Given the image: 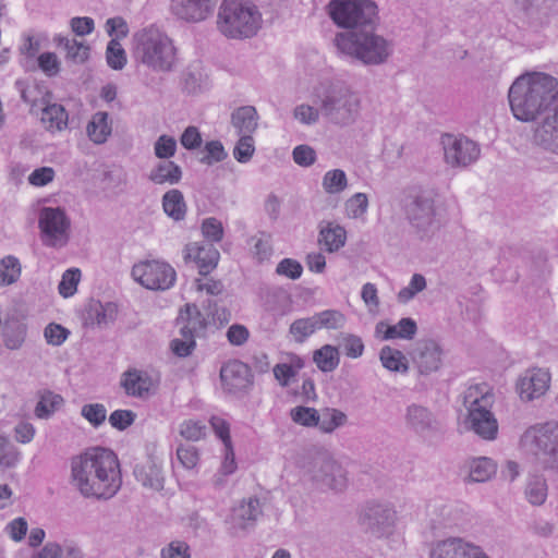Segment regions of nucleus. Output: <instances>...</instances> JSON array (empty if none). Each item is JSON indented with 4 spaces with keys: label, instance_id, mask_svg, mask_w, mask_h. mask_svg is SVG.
Returning <instances> with one entry per match:
<instances>
[{
    "label": "nucleus",
    "instance_id": "c85d7f7f",
    "mask_svg": "<svg viewBox=\"0 0 558 558\" xmlns=\"http://www.w3.org/2000/svg\"><path fill=\"white\" fill-rule=\"evenodd\" d=\"M54 43L65 51V58L74 63H84L89 57L90 47L83 40L56 36Z\"/></svg>",
    "mask_w": 558,
    "mask_h": 558
},
{
    "label": "nucleus",
    "instance_id": "423d86ee",
    "mask_svg": "<svg viewBox=\"0 0 558 558\" xmlns=\"http://www.w3.org/2000/svg\"><path fill=\"white\" fill-rule=\"evenodd\" d=\"M260 15L246 0H225L217 17L218 29L226 37L242 38L253 36L259 27Z\"/></svg>",
    "mask_w": 558,
    "mask_h": 558
},
{
    "label": "nucleus",
    "instance_id": "f3484780",
    "mask_svg": "<svg viewBox=\"0 0 558 558\" xmlns=\"http://www.w3.org/2000/svg\"><path fill=\"white\" fill-rule=\"evenodd\" d=\"M220 379L225 391L231 395L245 392L253 385V375L247 364L233 360L220 369Z\"/></svg>",
    "mask_w": 558,
    "mask_h": 558
},
{
    "label": "nucleus",
    "instance_id": "f257e3e1",
    "mask_svg": "<svg viewBox=\"0 0 558 558\" xmlns=\"http://www.w3.org/2000/svg\"><path fill=\"white\" fill-rule=\"evenodd\" d=\"M121 483L118 458L109 449L89 448L71 460V484L85 498L110 499Z\"/></svg>",
    "mask_w": 558,
    "mask_h": 558
},
{
    "label": "nucleus",
    "instance_id": "5701e85b",
    "mask_svg": "<svg viewBox=\"0 0 558 558\" xmlns=\"http://www.w3.org/2000/svg\"><path fill=\"white\" fill-rule=\"evenodd\" d=\"M27 329L24 316L16 313L8 315L0 329L4 347L12 351L20 350L26 340Z\"/></svg>",
    "mask_w": 558,
    "mask_h": 558
},
{
    "label": "nucleus",
    "instance_id": "bb28decb",
    "mask_svg": "<svg viewBox=\"0 0 558 558\" xmlns=\"http://www.w3.org/2000/svg\"><path fill=\"white\" fill-rule=\"evenodd\" d=\"M257 119V111L252 106L241 107L232 113V124L238 130L240 140H252Z\"/></svg>",
    "mask_w": 558,
    "mask_h": 558
},
{
    "label": "nucleus",
    "instance_id": "37998d69",
    "mask_svg": "<svg viewBox=\"0 0 558 558\" xmlns=\"http://www.w3.org/2000/svg\"><path fill=\"white\" fill-rule=\"evenodd\" d=\"M86 131L90 140H107L111 134L108 114L106 112L95 113L87 124Z\"/></svg>",
    "mask_w": 558,
    "mask_h": 558
},
{
    "label": "nucleus",
    "instance_id": "393cba45",
    "mask_svg": "<svg viewBox=\"0 0 558 558\" xmlns=\"http://www.w3.org/2000/svg\"><path fill=\"white\" fill-rule=\"evenodd\" d=\"M181 336L199 337L205 330L207 323L199 308L195 304H186L177 318Z\"/></svg>",
    "mask_w": 558,
    "mask_h": 558
},
{
    "label": "nucleus",
    "instance_id": "9d476101",
    "mask_svg": "<svg viewBox=\"0 0 558 558\" xmlns=\"http://www.w3.org/2000/svg\"><path fill=\"white\" fill-rule=\"evenodd\" d=\"M308 480L319 489L342 492L347 487V473L342 465L327 453L311 459L305 471Z\"/></svg>",
    "mask_w": 558,
    "mask_h": 558
},
{
    "label": "nucleus",
    "instance_id": "a18cd8bd",
    "mask_svg": "<svg viewBox=\"0 0 558 558\" xmlns=\"http://www.w3.org/2000/svg\"><path fill=\"white\" fill-rule=\"evenodd\" d=\"M316 330H318L317 322L315 315L306 318H300L294 320L290 325V333L293 336L294 340L299 343H302L313 335Z\"/></svg>",
    "mask_w": 558,
    "mask_h": 558
},
{
    "label": "nucleus",
    "instance_id": "4d7b16f0",
    "mask_svg": "<svg viewBox=\"0 0 558 558\" xmlns=\"http://www.w3.org/2000/svg\"><path fill=\"white\" fill-rule=\"evenodd\" d=\"M177 458L183 468L194 469L199 461V454L196 447L192 445H180L177 449Z\"/></svg>",
    "mask_w": 558,
    "mask_h": 558
},
{
    "label": "nucleus",
    "instance_id": "412c9836",
    "mask_svg": "<svg viewBox=\"0 0 558 558\" xmlns=\"http://www.w3.org/2000/svg\"><path fill=\"white\" fill-rule=\"evenodd\" d=\"M219 251L210 243H190L184 248V260L194 262L201 275L206 276L216 268L219 260Z\"/></svg>",
    "mask_w": 558,
    "mask_h": 558
},
{
    "label": "nucleus",
    "instance_id": "13d9d810",
    "mask_svg": "<svg viewBox=\"0 0 558 558\" xmlns=\"http://www.w3.org/2000/svg\"><path fill=\"white\" fill-rule=\"evenodd\" d=\"M205 425L197 421H184L180 425V435L187 440L197 441L205 436Z\"/></svg>",
    "mask_w": 558,
    "mask_h": 558
},
{
    "label": "nucleus",
    "instance_id": "4468645a",
    "mask_svg": "<svg viewBox=\"0 0 558 558\" xmlns=\"http://www.w3.org/2000/svg\"><path fill=\"white\" fill-rule=\"evenodd\" d=\"M429 558H489L483 548L460 536H451L433 544Z\"/></svg>",
    "mask_w": 558,
    "mask_h": 558
},
{
    "label": "nucleus",
    "instance_id": "052dcab7",
    "mask_svg": "<svg viewBox=\"0 0 558 558\" xmlns=\"http://www.w3.org/2000/svg\"><path fill=\"white\" fill-rule=\"evenodd\" d=\"M342 347L347 356L351 359L360 357L364 352L362 339L355 335H344L342 337Z\"/></svg>",
    "mask_w": 558,
    "mask_h": 558
},
{
    "label": "nucleus",
    "instance_id": "2eb2a0df",
    "mask_svg": "<svg viewBox=\"0 0 558 558\" xmlns=\"http://www.w3.org/2000/svg\"><path fill=\"white\" fill-rule=\"evenodd\" d=\"M360 520L372 533L381 536L393 527L397 512L390 504L369 501L364 506Z\"/></svg>",
    "mask_w": 558,
    "mask_h": 558
},
{
    "label": "nucleus",
    "instance_id": "603ef678",
    "mask_svg": "<svg viewBox=\"0 0 558 558\" xmlns=\"http://www.w3.org/2000/svg\"><path fill=\"white\" fill-rule=\"evenodd\" d=\"M38 68L47 76H57L61 70V61L54 52H43L37 58Z\"/></svg>",
    "mask_w": 558,
    "mask_h": 558
},
{
    "label": "nucleus",
    "instance_id": "5fc2aeb1",
    "mask_svg": "<svg viewBox=\"0 0 558 558\" xmlns=\"http://www.w3.org/2000/svg\"><path fill=\"white\" fill-rule=\"evenodd\" d=\"M81 415L94 427H98L105 422L107 410L101 403H88L82 407Z\"/></svg>",
    "mask_w": 558,
    "mask_h": 558
},
{
    "label": "nucleus",
    "instance_id": "f8f14e48",
    "mask_svg": "<svg viewBox=\"0 0 558 558\" xmlns=\"http://www.w3.org/2000/svg\"><path fill=\"white\" fill-rule=\"evenodd\" d=\"M133 279L149 290L165 291L170 289L177 278L173 267L162 260H143L132 267Z\"/></svg>",
    "mask_w": 558,
    "mask_h": 558
},
{
    "label": "nucleus",
    "instance_id": "f03ea898",
    "mask_svg": "<svg viewBox=\"0 0 558 558\" xmlns=\"http://www.w3.org/2000/svg\"><path fill=\"white\" fill-rule=\"evenodd\" d=\"M508 98L517 120L534 121L558 98V81L545 73L521 75L511 85Z\"/></svg>",
    "mask_w": 558,
    "mask_h": 558
},
{
    "label": "nucleus",
    "instance_id": "4c0bfd02",
    "mask_svg": "<svg viewBox=\"0 0 558 558\" xmlns=\"http://www.w3.org/2000/svg\"><path fill=\"white\" fill-rule=\"evenodd\" d=\"M38 396L39 400L35 407V415L38 418L50 417L63 404L61 395L51 390H41Z\"/></svg>",
    "mask_w": 558,
    "mask_h": 558
},
{
    "label": "nucleus",
    "instance_id": "a211bd4d",
    "mask_svg": "<svg viewBox=\"0 0 558 558\" xmlns=\"http://www.w3.org/2000/svg\"><path fill=\"white\" fill-rule=\"evenodd\" d=\"M441 355L440 345L432 339H426L416 342L411 359L420 375H429L440 368Z\"/></svg>",
    "mask_w": 558,
    "mask_h": 558
},
{
    "label": "nucleus",
    "instance_id": "a878e982",
    "mask_svg": "<svg viewBox=\"0 0 558 558\" xmlns=\"http://www.w3.org/2000/svg\"><path fill=\"white\" fill-rule=\"evenodd\" d=\"M121 385L128 396L144 398L148 396L153 380L147 373L132 369L123 374Z\"/></svg>",
    "mask_w": 558,
    "mask_h": 558
},
{
    "label": "nucleus",
    "instance_id": "a19ab883",
    "mask_svg": "<svg viewBox=\"0 0 558 558\" xmlns=\"http://www.w3.org/2000/svg\"><path fill=\"white\" fill-rule=\"evenodd\" d=\"M347 422L348 416L344 412L338 409L326 408L323 410L322 414H319V424H317V427L320 432L330 434L338 427L345 425Z\"/></svg>",
    "mask_w": 558,
    "mask_h": 558
},
{
    "label": "nucleus",
    "instance_id": "3c124183",
    "mask_svg": "<svg viewBox=\"0 0 558 558\" xmlns=\"http://www.w3.org/2000/svg\"><path fill=\"white\" fill-rule=\"evenodd\" d=\"M368 208V198L365 193H355L345 202L348 217L357 219L364 216Z\"/></svg>",
    "mask_w": 558,
    "mask_h": 558
},
{
    "label": "nucleus",
    "instance_id": "f704fd0d",
    "mask_svg": "<svg viewBox=\"0 0 558 558\" xmlns=\"http://www.w3.org/2000/svg\"><path fill=\"white\" fill-rule=\"evenodd\" d=\"M524 496L532 506L538 507L544 505L548 496L546 478L543 475L529 477L524 488Z\"/></svg>",
    "mask_w": 558,
    "mask_h": 558
},
{
    "label": "nucleus",
    "instance_id": "7ed1b4c3",
    "mask_svg": "<svg viewBox=\"0 0 558 558\" xmlns=\"http://www.w3.org/2000/svg\"><path fill=\"white\" fill-rule=\"evenodd\" d=\"M519 449L542 471L558 470V421L549 420L526 427L519 438Z\"/></svg>",
    "mask_w": 558,
    "mask_h": 558
},
{
    "label": "nucleus",
    "instance_id": "72a5a7b5",
    "mask_svg": "<svg viewBox=\"0 0 558 558\" xmlns=\"http://www.w3.org/2000/svg\"><path fill=\"white\" fill-rule=\"evenodd\" d=\"M68 112L61 105L52 104L43 109L41 122L50 131H61L68 126Z\"/></svg>",
    "mask_w": 558,
    "mask_h": 558
},
{
    "label": "nucleus",
    "instance_id": "4be33fe9",
    "mask_svg": "<svg viewBox=\"0 0 558 558\" xmlns=\"http://www.w3.org/2000/svg\"><path fill=\"white\" fill-rule=\"evenodd\" d=\"M445 161L452 167H466L476 161L481 149L477 142H444Z\"/></svg>",
    "mask_w": 558,
    "mask_h": 558
},
{
    "label": "nucleus",
    "instance_id": "c03bdc74",
    "mask_svg": "<svg viewBox=\"0 0 558 558\" xmlns=\"http://www.w3.org/2000/svg\"><path fill=\"white\" fill-rule=\"evenodd\" d=\"M317 327L319 329L336 330L344 327L347 318L343 313L338 310H325L323 312L314 314Z\"/></svg>",
    "mask_w": 558,
    "mask_h": 558
},
{
    "label": "nucleus",
    "instance_id": "79ce46f5",
    "mask_svg": "<svg viewBox=\"0 0 558 558\" xmlns=\"http://www.w3.org/2000/svg\"><path fill=\"white\" fill-rule=\"evenodd\" d=\"M20 260L13 256H4L0 260V286L5 287L15 283L21 276Z\"/></svg>",
    "mask_w": 558,
    "mask_h": 558
},
{
    "label": "nucleus",
    "instance_id": "bf43d9fd",
    "mask_svg": "<svg viewBox=\"0 0 558 558\" xmlns=\"http://www.w3.org/2000/svg\"><path fill=\"white\" fill-rule=\"evenodd\" d=\"M276 272L292 280L299 279L303 272L302 265L292 258H283L276 268Z\"/></svg>",
    "mask_w": 558,
    "mask_h": 558
},
{
    "label": "nucleus",
    "instance_id": "49530a36",
    "mask_svg": "<svg viewBox=\"0 0 558 558\" xmlns=\"http://www.w3.org/2000/svg\"><path fill=\"white\" fill-rule=\"evenodd\" d=\"M347 186V174L341 169L329 170L323 178V187L328 194L341 193Z\"/></svg>",
    "mask_w": 558,
    "mask_h": 558
},
{
    "label": "nucleus",
    "instance_id": "0e129e2a",
    "mask_svg": "<svg viewBox=\"0 0 558 558\" xmlns=\"http://www.w3.org/2000/svg\"><path fill=\"white\" fill-rule=\"evenodd\" d=\"M539 135L551 140H558V106L542 122L538 129Z\"/></svg>",
    "mask_w": 558,
    "mask_h": 558
},
{
    "label": "nucleus",
    "instance_id": "b1692460",
    "mask_svg": "<svg viewBox=\"0 0 558 558\" xmlns=\"http://www.w3.org/2000/svg\"><path fill=\"white\" fill-rule=\"evenodd\" d=\"M218 0H172L173 12L183 20L199 22L214 11Z\"/></svg>",
    "mask_w": 558,
    "mask_h": 558
},
{
    "label": "nucleus",
    "instance_id": "8fccbe9b",
    "mask_svg": "<svg viewBox=\"0 0 558 558\" xmlns=\"http://www.w3.org/2000/svg\"><path fill=\"white\" fill-rule=\"evenodd\" d=\"M80 279L81 270L78 268L68 269L62 275L61 281L58 286L59 293L64 298L72 296L76 292Z\"/></svg>",
    "mask_w": 558,
    "mask_h": 558
},
{
    "label": "nucleus",
    "instance_id": "e433bc0d",
    "mask_svg": "<svg viewBox=\"0 0 558 558\" xmlns=\"http://www.w3.org/2000/svg\"><path fill=\"white\" fill-rule=\"evenodd\" d=\"M379 360L383 366L390 372L405 374L409 371V362L405 355L400 350L389 345L381 348Z\"/></svg>",
    "mask_w": 558,
    "mask_h": 558
},
{
    "label": "nucleus",
    "instance_id": "0eeeda50",
    "mask_svg": "<svg viewBox=\"0 0 558 558\" xmlns=\"http://www.w3.org/2000/svg\"><path fill=\"white\" fill-rule=\"evenodd\" d=\"M335 41L341 52L354 56L364 63H380L389 54L386 40L372 31L339 34Z\"/></svg>",
    "mask_w": 558,
    "mask_h": 558
},
{
    "label": "nucleus",
    "instance_id": "ddd939ff",
    "mask_svg": "<svg viewBox=\"0 0 558 558\" xmlns=\"http://www.w3.org/2000/svg\"><path fill=\"white\" fill-rule=\"evenodd\" d=\"M70 219L60 207H43L39 210L38 227L46 246L62 247L69 241Z\"/></svg>",
    "mask_w": 558,
    "mask_h": 558
},
{
    "label": "nucleus",
    "instance_id": "338daca9",
    "mask_svg": "<svg viewBox=\"0 0 558 558\" xmlns=\"http://www.w3.org/2000/svg\"><path fill=\"white\" fill-rule=\"evenodd\" d=\"M292 156L294 162L301 167H310L316 160L315 150L311 146L305 144L296 146L293 149Z\"/></svg>",
    "mask_w": 558,
    "mask_h": 558
},
{
    "label": "nucleus",
    "instance_id": "9b49d317",
    "mask_svg": "<svg viewBox=\"0 0 558 558\" xmlns=\"http://www.w3.org/2000/svg\"><path fill=\"white\" fill-rule=\"evenodd\" d=\"M322 98V110L331 121L338 124H347L359 111V99L349 90L333 88H320L317 90Z\"/></svg>",
    "mask_w": 558,
    "mask_h": 558
},
{
    "label": "nucleus",
    "instance_id": "7c9ffc66",
    "mask_svg": "<svg viewBox=\"0 0 558 558\" xmlns=\"http://www.w3.org/2000/svg\"><path fill=\"white\" fill-rule=\"evenodd\" d=\"M135 477L144 486L155 490L163 488V474L161 468L155 461H148L143 465L134 469Z\"/></svg>",
    "mask_w": 558,
    "mask_h": 558
},
{
    "label": "nucleus",
    "instance_id": "864d4df0",
    "mask_svg": "<svg viewBox=\"0 0 558 558\" xmlns=\"http://www.w3.org/2000/svg\"><path fill=\"white\" fill-rule=\"evenodd\" d=\"M22 98L25 102L29 104L32 107H36L39 104H45L49 98L48 90L38 84H28L22 90Z\"/></svg>",
    "mask_w": 558,
    "mask_h": 558
},
{
    "label": "nucleus",
    "instance_id": "1a4fd4ad",
    "mask_svg": "<svg viewBox=\"0 0 558 558\" xmlns=\"http://www.w3.org/2000/svg\"><path fill=\"white\" fill-rule=\"evenodd\" d=\"M434 191H420L405 204V216L416 234L424 239L437 230Z\"/></svg>",
    "mask_w": 558,
    "mask_h": 558
},
{
    "label": "nucleus",
    "instance_id": "e2e57ef3",
    "mask_svg": "<svg viewBox=\"0 0 558 558\" xmlns=\"http://www.w3.org/2000/svg\"><path fill=\"white\" fill-rule=\"evenodd\" d=\"M136 415L131 410H116L109 416V423L112 427L124 430L131 426Z\"/></svg>",
    "mask_w": 558,
    "mask_h": 558
},
{
    "label": "nucleus",
    "instance_id": "cd10ccee",
    "mask_svg": "<svg viewBox=\"0 0 558 558\" xmlns=\"http://www.w3.org/2000/svg\"><path fill=\"white\" fill-rule=\"evenodd\" d=\"M118 306L112 302L92 301L87 308L86 322L92 325L107 326L114 322Z\"/></svg>",
    "mask_w": 558,
    "mask_h": 558
},
{
    "label": "nucleus",
    "instance_id": "680f3d73",
    "mask_svg": "<svg viewBox=\"0 0 558 558\" xmlns=\"http://www.w3.org/2000/svg\"><path fill=\"white\" fill-rule=\"evenodd\" d=\"M203 235L211 242H219L223 238V228L216 218H207L202 223Z\"/></svg>",
    "mask_w": 558,
    "mask_h": 558
},
{
    "label": "nucleus",
    "instance_id": "dca6fc26",
    "mask_svg": "<svg viewBox=\"0 0 558 558\" xmlns=\"http://www.w3.org/2000/svg\"><path fill=\"white\" fill-rule=\"evenodd\" d=\"M405 427L418 436H429L441 428L437 415L426 405L411 403L407 405L403 414Z\"/></svg>",
    "mask_w": 558,
    "mask_h": 558
},
{
    "label": "nucleus",
    "instance_id": "2f4dec72",
    "mask_svg": "<svg viewBox=\"0 0 558 558\" xmlns=\"http://www.w3.org/2000/svg\"><path fill=\"white\" fill-rule=\"evenodd\" d=\"M347 231L343 227L329 222L319 232L318 242L329 253L339 251L344 246Z\"/></svg>",
    "mask_w": 558,
    "mask_h": 558
},
{
    "label": "nucleus",
    "instance_id": "473e14b6",
    "mask_svg": "<svg viewBox=\"0 0 558 558\" xmlns=\"http://www.w3.org/2000/svg\"><path fill=\"white\" fill-rule=\"evenodd\" d=\"M469 480L483 483L490 480L497 472L496 462L487 457L473 458L468 462Z\"/></svg>",
    "mask_w": 558,
    "mask_h": 558
},
{
    "label": "nucleus",
    "instance_id": "c756f323",
    "mask_svg": "<svg viewBox=\"0 0 558 558\" xmlns=\"http://www.w3.org/2000/svg\"><path fill=\"white\" fill-rule=\"evenodd\" d=\"M182 178L181 168L170 160L159 161L149 172L148 179L155 184H177Z\"/></svg>",
    "mask_w": 558,
    "mask_h": 558
},
{
    "label": "nucleus",
    "instance_id": "aec40b11",
    "mask_svg": "<svg viewBox=\"0 0 558 558\" xmlns=\"http://www.w3.org/2000/svg\"><path fill=\"white\" fill-rule=\"evenodd\" d=\"M550 376L541 368L525 371L517 383L521 399L531 401L543 396L549 387Z\"/></svg>",
    "mask_w": 558,
    "mask_h": 558
},
{
    "label": "nucleus",
    "instance_id": "39448f33",
    "mask_svg": "<svg viewBox=\"0 0 558 558\" xmlns=\"http://www.w3.org/2000/svg\"><path fill=\"white\" fill-rule=\"evenodd\" d=\"M494 396L486 385L471 386L463 396V404L468 411L464 424L470 430L483 439L493 440L498 433V423L490 411Z\"/></svg>",
    "mask_w": 558,
    "mask_h": 558
},
{
    "label": "nucleus",
    "instance_id": "69168bd1",
    "mask_svg": "<svg viewBox=\"0 0 558 558\" xmlns=\"http://www.w3.org/2000/svg\"><path fill=\"white\" fill-rule=\"evenodd\" d=\"M161 558H191L190 547L185 542L173 541L163 547L160 553Z\"/></svg>",
    "mask_w": 558,
    "mask_h": 558
},
{
    "label": "nucleus",
    "instance_id": "de8ad7c7",
    "mask_svg": "<svg viewBox=\"0 0 558 558\" xmlns=\"http://www.w3.org/2000/svg\"><path fill=\"white\" fill-rule=\"evenodd\" d=\"M291 420L304 427H317L319 424V413L314 408L308 407H295L290 411Z\"/></svg>",
    "mask_w": 558,
    "mask_h": 558
},
{
    "label": "nucleus",
    "instance_id": "6e6d98bb",
    "mask_svg": "<svg viewBox=\"0 0 558 558\" xmlns=\"http://www.w3.org/2000/svg\"><path fill=\"white\" fill-rule=\"evenodd\" d=\"M70 336V330L60 324L50 323L44 329V337L48 344L61 345Z\"/></svg>",
    "mask_w": 558,
    "mask_h": 558
},
{
    "label": "nucleus",
    "instance_id": "09e8293b",
    "mask_svg": "<svg viewBox=\"0 0 558 558\" xmlns=\"http://www.w3.org/2000/svg\"><path fill=\"white\" fill-rule=\"evenodd\" d=\"M106 59L108 65L113 70H121L126 64V54L117 39H111L107 46Z\"/></svg>",
    "mask_w": 558,
    "mask_h": 558
},
{
    "label": "nucleus",
    "instance_id": "6ab92c4d",
    "mask_svg": "<svg viewBox=\"0 0 558 558\" xmlns=\"http://www.w3.org/2000/svg\"><path fill=\"white\" fill-rule=\"evenodd\" d=\"M263 515V506L258 498L248 497L242 499L231 510L230 525L233 533L246 531L253 527Z\"/></svg>",
    "mask_w": 558,
    "mask_h": 558
},
{
    "label": "nucleus",
    "instance_id": "6e6552de",
    "mask_svg": "<svg viewBox=\"0 0 558 558\" xmlns=\"http://www.w3.org/2000/svg\"><path fill=\"white\" fill-rule=\"evenodd\" d=\"M328 13L340 27H367L377 19V5L371 0H332Z\"/></svg>",
    "mask_w": 558,
    "mask_h": 558
},
{
    "label": "nucleus",
    "instance_id": "ea45409f",
    "mask_svg": "<svg viewBox=\"0 0 558 558\" xmlns=\"http://www.w3.org/2000/svg\"><path fill=\"white\" fill-rule=\"evenodd\" d=\"M248 244L251 254L259 263L268 259L272 254L271 235L265 231L251 236Z\"/></svg>",
    "mask_w": 558,
    "mask_h": 558
},
{
    "label": "nucleus",
    "instance_id": "58836bf2",
    "mask_svg": "<svg viewBox=\"0 0 558 558\" xmlns=\"http://www.w3.org/2000/svg\"><path fill=\"white\" fill-rule=\"evenodd\" d=\"M313 361L319 371L329 373L335 371L340 362L339 351L336 347L325 344L313 353Z\"/></svg>",
    "mask_w": 558,
    "mask_h": 558
},
{
    "label": "nucleus",
    "instance_id": "20e7f679",
    "mask_svg": "<svg viewBox=\"0 0 558 558\" xmlns=\"http://www.w3.org/2000/svg\"><path fill=\"white\" fill-rule=\"evenodd\" d=\"M134 56L143 64L156 71H170L175 64L177 48L172 39L155 27L136 33Z\"/></svg>",
    "mask_w": 558,
    "mask_h": 558
},
{
    "label": "nucleus",
    "instance_id": "c9c22d12",
    "mask_svg": "<svg viewBox=\"0 0 558 558\" xmlns=\"http://www.w3.org/2000/svg\"><path fill=\"white\" fill-rule=\"evenodd\" d=\"M163 211L173 220L184 219L186 214V204L181 191L173 189L166 192L162 196Z\"/></svg>",
    "mask_w": 558,
    "mask_h": 558
},
{
    "label": "nucleus",
    "instance_id": "774afa93",
    "mask_svg": "<svg viewBox=\"0 0 558 558\" xmlns=\"http://www.w3.org/2000/svg\"><path fill=\"white\" fill-rule=\"evenodd\" d=\"M28 530L27 521L24 518H16L10 521L5 526V532L14 542L24 539Z\"/></svg>",
    "mask_w": 558,
    "mask_h": 558
}]
</instances>
